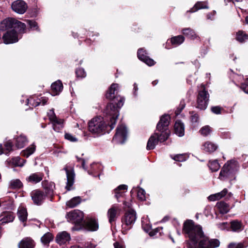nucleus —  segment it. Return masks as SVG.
<instances>
[{"instance_id": "obj_49", "label": "nucleus", "mask_w": 248, "mask_h": 248, "mask_svg": "<svg viewBox=\"0 0 248 248\" xmlns=\"http://www.w3.org/2000/svg\"><path fill=\"white\" fill-rule=\"evenodd\" d=\"M77 76L79 78H84L86 76V72L83 68H78L76 71Z\"/></svg>"}, {"instance_id": "obj_27", "label": "nucleus", "mask_w": 248, "mask_h": 248, "mask_svg": "<svg viewBox=\"0 0 248 248\" xmlns=\"http://www.w3.org/2000/svg\"><path fill=\"white\" fill-rule=\"evenodd\" d=\"M118 88V85L117 84H112L106 93V97L110 100L114 99L115 98V92L117 91Z\"/></svg>"}, {"instance_id": "obj_31", "label": "nucleus", "mask_w": 248, "mask_h": 248, "mask_svg": "<svg viewBox=\"0 0 248 248\" xmlns=\"http://www.w3.org/2000/svg\"><path fill=\"white\" fill-rule=\"evenodd\" d=\"M17 216L20 221L23 222L26 221L28 216L26 209L23 207H19L18 209Z\"/></svg>"}, {"instance_id": "obj_28", "label": "nucleus", "mask_w": 248, "mask_h": 248, "mask_svg": "<svg viewBox=\"0 0 248 248\" xmlns=\"http://www.w3.org/2000/svg\"><path fill=\"white\" fill-rule=\"evenodd\" d=\"M127 186L125 185H122L119 186L116 188L114 190V196L118 200L119 198L123 197L124 195V191L122 190H125L127 189ZM119 202V201H118Z\"/></svg>"}, {"instance_id": "obj_62", "label": "nucleus", "mask_w": 248, "mask_h": 248, "mask_svg": "<svg viewBox=\"0 0 248 248\" xmlns=\"http://www.w3.org/2000/svg\"><path fill=\"white\" fill-rule=\"evenodd\" d=\"M198 120V116L197 114H194L191 116V121L192 122L196 123Z\"/></svg>"}, {"instance_id": "obj_46", "label": "nucleus", "mask_w": 248, "mask_h": 248, "mask_svg": "<svg viewBox=\"0 0 248 248\" xmlns=\"http://www.w3.org/2000/svg\"><path fill=\"white\" fill-rule=\"evenodd\" d=\"M199 240H188L186 241V247L187 248H197L198 243H199Z\"/></svg>"}, {"instance_id": "obj_23", "label": "nucleus", "mask_w": 248, "mask_h": 248, "mask_svg": "<svg viewBox=\"0 0 248 248\" xmlns=\"http://www.w3.org/2000/svg\"><path fill=\"white\" fill-rule=\"evenodd\" d=\"M43 176L42 173H34L31 174L26 178V180L29 182L36 184L40 182L43 179Z\"/></svg>"}, {"instance_id": "obj_24", "label": "nucleus", "mask_w": 248, "mask_h": 248, "mask_svg": "<svg viewBox=\"0 0 248 248\" xmlns=\"http://www.w3.org/2000/svg\"><path fill=\"white\" fill-rule=\"evenodd\" d=\"M51 87V94L54 96L58 94L63 89L62 84L60 80H58L52 83Z\"/></svg>"}, {"instance_id": "obj_39", "label": "nucleus", "mask_w": 248, "mask_h": 248, "mask_svg": "<svg viewBox=\"0 0 248 248\" xmlns=\"http://www.w3.org/2000/svg\"><path fill=\"white\" fill-rule=\"evenodd\" d=\"M80 202L79 197H76L72 198L66 202V205L70 208H73L78 205Z\"/></svg>"}, {"instance_id": "obj_41", "label": "nucleus", "mask_w": 248, "mask_h": 248, "mask_svg": "<svg viewBox=\"0 0 248 248\" xmlns=\"http://www.w3.org/2000/svg\"><path fill=\"white\" fill-rule=\"evenodd\" d=\"M9 186L12 189L20 188L22 186V183L19 179L12 180L10 182Z\"/></svg>"}, {"instance_id": "obj_54", "label": "nucleus", "mask_w": 248, "mask_h": 248, "mask_svg": "<svg viewBox=\"0 0 248 248\" xmlns=\"http://www.w3.org/2000/svg\"><path fill=\"white\" fill-rule=\"evenodd\" d=\"M228 248H244V246L242 243H231L228 246Z\"/></svg>"}, {"instance_id": "obj_38", "label": "nucleus", "mask_w": 248, "mask_h": 248, "mask_svg": "<svg viewBox=\"0 0 248 248\" xmlns=\"http://www.w3.org/2000/svg\"><path fill=\"white\" fill-rule=\"evenodd\" d=\"M183 33L186 36L194 39L197 37L195 31L190 28H186L182 30Z\"/></svg>"}, {"instance_id": "obj_55", "label": "nucleus", "mask_w": 248, "mask_h": 248, "mask_svg": "<svg viewBox=\"0 0 248 248\" xmlns=\"http://www.w3.org/2000/svg\"><path fill=\"white\" fill-rule=\"evenodd\" d=\"M222 108L219 106H215L211 108V111L215 114H219L221 113Z\"/></svg>"}, {"instance_id": "obj_3", "label": "nucleus", "mask_w": 248, "mask_h": 248, "mask_svg": "<svg viewBox=\"0 0 248 248\" xmlns=\"http://www.w3.org/2000/svg\"><path fill=\"white\" fill-rule=\"evenodd\" d=\"M238 170V165L236 162L231 161L228 162L223 167L219 174V178H228L231 180L235 179V174Z\"/></svg>"}, {"instance_id": "obj_22", "label": "nucleus", "mask_w": 248, "mask_h": 248, "mask_svg": "<svg viewBox=\"0 0 248 248\" xmlns=\"http://www.w3.org/2000/svg\"><path fill=\"white\" fill-rule=\"evenodd\" d=\"M174 131L176 135L179 137H182L185 133V127L183 123L179 120L176 121L174 126Z\"/></svg>"}, {"instance_id": "obj_21", "label": "nucleus", "mask_w": 248, "mask_h": 248, "mask_svg": "<svg viewBox=\"0 0 248 248\" xmlns=\"http://www.w3.org/2000/svg\"><path fill=\"white\" fill-rule=\"evenodd\" d=\"M15 217L12 212H6L3 213L0 216V225L12 222L14 219Z\"/></svg>"}, {"instance_id": "obj_19", "label": "nucleus", "mask_w": 248, "mask_h": 248, "mask_svg": "<svg viewBox=\"0 0 248 248\" xmlns=\"http://www.w3.org/2000/svg\"><path fill=\"white\" fill-rule=\"evenodd\" d=\"M35 246L34 241L31 237H25L18 244V248H34Z\"/></svg>"}, {"instance_id": "obj_35", "label": "nucleus", "mask_w": 248, "mask_h": 248, "mask_svg": "<svg viewBox=\"0 0 248 248\" xmlns=\"http://www.w3.org/2000/svg\"><path fill=\"white\" fill-rule=\"evenodd\" d=\"M27 142L26 137L20 135L16 139V146L18 148H23Z\"/></svg>"}, {"instance_id": "obj_47", "label": "nucleus", "mask_w": 248, "mask_h": 248, "mask_svg": "<svg viewBox=\"0 0 248 248\" xmlns=\"http://www.w3.org/2000/svg\"><path fill=\"white\" fill-rule=\"evenodd\" d=\"M211 131L210 127L208 125L202 127L200 130L201 134L203 136H207L210 133Z\"/></svg>"}, {"instance_id": "obj_51", "label": "nucleus", "mask_w": 248, "mask_h": 248, "mask_svg": "<svg viewBox=\"0 0 248 248\" xmlns=\"http://www.w3.org/2000/svg\"><path fill=\"white\" fill-rule=\"evenodd\" d=\"M91 168H92V173H94L97 170H101V166L100 165H99L98 164L94 163L91 165ZM88 173L89 174H91V172L90 171H88Z\"/></svg>"}, {"instance_id": "obj_29", "label": "nucleus", "mask_w": 248, "mask_h": 248, "mask_svg": "<svg viewBox=\"0 0 248 248\" xmlns=\"http://www.w3.org/2000/svg\"><path fill=\"white\" fill-rule=\"evenodd\" d=\"M228 193V190L224 188L222 191L220 192L211 195L208 197V199L211 201L218 200L224 197Z\"/></svg>"}, {"instance_id": "obj_61", "label": "nucleus", "mask_w": 248, "mask_h": 248, "mask_svg": "<svg viewBox=\"0 0 248 248\" xmlns=\"http://www.w3.org/2000/svg\"><path fill=\"white\" fill-rule=\"evenodd\" d=\"M53 126L54 130L57 132H59L63 127V125H57L56 124H53Z\"/></svg>"}, {"instance_id": "obj_50", "label": "nucleus", "mask_w": 248, "mask_h": 248, "mask_svg": "<svg viewBox=\"0 0 248 248\" xmlns=\"http://www.w3.org/2000/svg\"><path fill=\"white\" fill-rule=\"evenodd\" d=\"M173 159L177 161L183 162L186 160V157L184 155L180 154L175 155Z\"/></svg>"}, {"instance_id": "obj_52", "label": "nucleus", "mask_w": 248, "mask_h": 248, "mask_svg": "<svg viewBox=\"0 0 248 248\" xmlns=\"http://www.w3.org/2000/svg\"><path fill=\"white\" fill-rule=\"evenodd\" d=\"M27 22L31 29L36 30L38 29L37 24L35 21L29 20L27 21Z\"/></svg>"}, {"instance_id": "obj_43", "label": "nucleus", "mask_w": 248, "mask_h": 248, "mask_svg": "<svg viewBox=\"0 0 248 248\" xmlns=\"http://www.w3.org/2000/svg\"><path fill=\"white\" fill-rule=\"evenodd\" d=\"M35 150V146L33 144L29 147L26 150L23 151L21 152L22 155L27 157H29L32 154Z\"/></svg>"}, {"instance_id": "obj_59", "label": "nucleus", "mask_w": 248, "mask_h": 248, "mask_svg": "<svg viewBox=\"0 0 248 248\" xmlns=\"http://www.w3.org/2000/svg\"><path fill=\"white\" fill-rule=\"evenodd\" d=\"M185 103L184 102H181L180 104V108H177V110H176V115H177L178 113H180V112L185 108Z\"/></svg>"}, {"instance_id": "obj_45", "label": "nucleus", "mask_w": 248, "mask_h": 248, "mask_svg": "<svg viewBox=\"0 0 248 248\" xmlns=\"http://www.w3.org/2000/svg\"><path fill=\"white\" fill-rule=\"evenodd\" d=\"M209 167L212 171H217L219 170L220 165L217 160H214L209 162Z\"/></svg>"}, {"instance_id": "obj_60", "label": "nucleus", "mask_w": 248, "mask_h": 248, "mask_svg": "<svg viewBox=\"0 0 248 248\" xmlns=\"http://www.w3.org/2000/svg\"><path fill=\"white\" fill-rule=\"evenodd\" d=\"M241 89L246 93L248 94V85L246 83H242L241 85Z\"/></svg>"}, {"instance_id": "obj_40", "label": "nucleus", "mask_w": 248, "mask_h": 248, "mask_svg": "<svg viewBox=\"0 0 248 248\" xmlns=\"http://www.w3.org/2000/svg\"><path fill=\"white\" fill-rule=\"evenodd\" d=\"M236 39L238 41L243 43L248 40V35L243 31H239L237 33Z\"/></svg>"}, {"instance_id": "obj_4", "label": "nucleus", "mask_w": 248, "mask_h": 248, "mask_svg": "<svg viewBox=\"0 0 248 248\" xmlns=\"http://www.w3.org/2000/svg\"><path fill=\"white\" fill-rule=\"evenodd\" d=\"M10 28L16 29L18 32L23 33L26 30V25L12 18H6L1 22L0 30L5 31Z\"/></svg>"}, {"instance_id": "obj_44", "label": "nucleus", "mask_w": 248, "mask_h": 248, "mask_svg": "<svg viewBox=\"0 0 248 248\" xmlns=\"http://www.w3.org/2000/svg\"><path fill=\"white\" fill-rule=\"evenodd\" d=\"M50 112L53 114L52 116H50V120L52 122L53 124H56L57 125H63V121L62 119H58L54 112L53 110H50Z\"/></svg>"}, {"instance_id": "obj_14", "label": "nucleus", "mask_w": 248, "mask_h": 248, "mask_svg": "<svg viewBox=\"0 0 248 248\" xmlns=\"http://www.w3.org/2000/svg\"><path fill=\"white\" fill-rule=\"evenodd\" d=\"M16 29L7 31L2 36V39L5 44L16 43L18 40V36Z\"/></svg>"}, {"instance_id": "obj_58", "label": "nucleus", "mask_w": 248, "mask_h": 248, "mask_svg": "<svg viewBox=\"0 0 248 248\" xmlns=\"http://www.w3.org/2000/svg\"><path fill=\"white\" fill-rule=\"evenodd\" d=\"M20 158L19 157H16L13 160V163L17 166H21L22 165L20 163Z\"/></svg>"}, {"instance_id": "obj_18", "label": "nucleus", "mask_w": 248, "mask_h": 248, "mask_svg": "<svg viewBox=\"0 0 248 248\" xmlns=\"http://www.w3.org/2000/svg\"><path fill=\"white\" fill-rule=\"evenodd\" d=\"M147 53L143 48H140L138 50L137 55L138 58L141 61L145 62L149 66H153L155 64V61L150 58L147 55Z\"/></svg>"}, {"instance_id": "obj_26", "label": "nucleus", "mask_w": 248, "mask_h": 248, "mask_svg": "<svg viewBox=\"0 0 248 248\" xmlns=\"http://www.w3.org/2000/svg\"><path fill=\"white\" fill-rule=\"evenodd\" d=\"M231 228L232 231L236 232H240L244 229L242 222L238 220H233L230 222Z\"/></svg>"}, {"instance_id": "obj_37", "label": "nucleus", "mask_w": 248, "mask_h": 248, "mask_svg": "<svg viewBox=\"0 0 248 248\" xmlns=\"http://www.w3.org/2000/svg\"><path fill=\"white\" fill-rule=\"evenodd\" d=\"M185 38L182 35H178L172 37L170 39L171 44L176 46L181 45L184 42Z\"/></svg>"}, {"instance_id": "obj_34", "label": "nucleus", "mask_w": 248, "mask_h": 248, "mask_svg": "<svg viewBox=\"0 0 248 248\" xmlns=\"http://www.w3.org/2000/svg\"><path fill=\"white\" fill-rule=\"evenodd\" d=\"M216 206L219 209L221 214H226L229 210V206L223 202H220L217 203Z\"/></svg>"}, {"instance_id": "obj_7", "label": "nucleus", "mask_w": 248, "mask_h": 248, "mask_svg": "<svg viewBox=\"0 0 248 248\" xmlns=\"http://www.w3.org/2000/svg\"><path fill=\"white\" fill-rule=\"evenodd\" d=\"M209 93L203 84H202L198 91L197 98V108L204 110L206 108L209 102Z\"/></svg>"}, {"instance_id": "obj_36", "label": "nucleus", "mask_w": 248, "mask_h": 248, "mask_svg": "<svg viewBox=\"0 0 248 248\" xmlns=\"http://www.w3.org/2000/svg\"><path fill=\"white\" fill-rule=\"evenodd\" d=\"M208 8V6L205 2H197L194 6L191 8L188 12L193 13L201 9Z\"/></svg>"}, {"instance_id": "obj_6", "label": "nucleus", "mask_w": 248, "mask_h": 248, "mask_svg": "<svg viewBox=\"0 0 248 248\" xmlns=\"http://www.w3.org/2000/svg\"><path fill=\"white\" fill-rule=\"evenodd\" d=\"M106 124L102 117H96L92 119L88 124V129L93 134H100L105 132Z\"/></svg>"}, {"instance_id": "obj_63", "label": "nucleus", "mask_w": 248, "mask_h": 248, "mask_svg": "<svg viewBox=\"0 0 248 248\" xmlns=\"http://www.w3.org/2000/svg\"><path fill=\"white\" fill-rule=\"evenodd\" d=\"M77 159H78V161H81L82 167L84 169H85V160L84 159H83V158H79L78 157H77Z\"/></svg>"}, {"instance_id": "obj_56", "label": "nucleus", "mask_w": 248, "mask_h": 248, "mask_svg": "<svg viewBox=\"0 0 248 248\" xmlns=\"http://www.w3.org/2000/svg\"><path fill=\"white\" fill-rule=\"evenodd\" d=\"M217 226L219 229L223 230L227 229L229 228V224L227 222H222L217 224Z\"/></svg>"}, {"instance_id": "obj_57", "label": "nucleus", "mask_w": 248, "mask_h": 248, "mask_svg": "<svg viewBox=\"0 0 248 248\" xmlns=\"http://www.w3.org/2000/svg\"><path fill=\"white\" fill-rule=\"evenodd\" d=\"M124 99L123 97H120L118 100V102L116 103V106L118 108H121L124 105Z\"/></svg>"}, {"instance_id": "obj_1", "label": "nucleus", "mask_w": 248, "mask_h": 248, "mask_svg": "<svg viewBox=\"0 0 248 248\" xmlns=\"http://www.w3.org/2000/svg\"><path fill=\"white\" fill-rule=\"evenodd\" d=\"M42 184L45 192L39 189H35L32 191L30 194L33 203L37 205L42 204L46 197L49 198L50 201H52L54 195V183L43 181Z\"/></svg>"}, {"instance_id": "obj_11", "label": "nucleus", "mask_w": 248, "mask_h": 248, "mask_svg": "<svg viewBox=\"0 0 248 248\" xmlns=\"http://www.w3.org/2000/svg\"><path fill=\"white\" fill-rule=\"evenodd\" d=\"M66 217L69 222L76 224H80L83 220V213L78 210H74L66 215Z\"/></svg>"}, {"instance_id": "obj_13", "label": "nucleus", "mask_w": 248, "mask_h": 248, "mask_svg": "<svg viewBox=\"0 0 248 248\" xmlns=\"http://www.w3.org/2000/svg\"><path fill=\"white\" fill-rule=\"evenodd\" d=\"M127 133L126 127L124 124L119 125L117 128L116 133L113 138V140H116L122 143H124L126 140Z\"/></svg>"}, {"instance_id": "obj_10", "label": "nucleus", "mask_w": 248, "mask_h": 248, "mask_svg": "<svg viewBox=\"0 0 248 248\" xmlns=\"http://www.w3.org/2000/svg\"><path fill=\"white\" fill-rule=\"evenodd\" d=\"M115 104L113 103H109L106 107V112L108 115L111 116V124L109 125L111 129L114 128L116 120L118 117V109Z\"/></svg>"}, {"instance_id": "obj_42", "label": "nucleus", "mask_w": 248, "mask_h": 248, "mask_svg": "<svg viewBox=\"0 0 248 248\" xmlns=\"http://www.w3.org/2000/svg\"><path fill=\"white\" fill-rule=\"evenodd\" d=\"M53 239V236L50 232L45 233L41 238V242L44 245L48 244Z\"/></svg>"}, {"instance_id": "obj_17", "label": "nucleus", "mask_w": 248, "mask_h": 248, "mask_svg": "<svg viewBox=\"0 0 248 248\" xmlns=\"http://www.w3.org/2000/svg\"><path fill=\"white\" fill-rule=\"evenodd\" d=\"M121 209L116 205H113L108 210L107 216L108 218L109 222L112 224L115 222L116 218L120 214Z\"/></svg>"}, {"instance_id": "obj_12", "label": "nucleus", "mask_w": 248, "mask_h": 248, "mask_svg": "<svg viewBox=\"0 0 248 248\" xmlns=\"http://www.w3.org/2000/svg\"><path fill=\"white\" fill-rule=\"evenodd\" d=\"M220 242L218 239H209L204 234L199 243V248H216L219 246Z\"/></svg>"}, {"instance_id": "obj_15", "label": "nucleus", "mask_w": 248, "mask_h": 248, "mask_svg": "<svg viewBox=\"0 0 248 248\" xmlns=\"http://www.w3.org/2000/svg\"><path fill=\"white\" fill-rule=\"evenodd\" d=\"M63 169L66 172L67 177L65 188L67 190L69 191L72 189V186L74 183L75 175L74 169L72 168H69L67 166H65Z\"/></svg>"}, {"instance_id": "obj_5", "label": "nucleus", "mask_w": 248, "mask_h": 248, "mask_svg": "<svg viewBox=\"0 0 248 248\" xmlns=\"http://www.w3.org/2000/svg\"><path fill=\"white\" fill-rule=\"evenodd\" d=\"M136 219L137 216L135 210L130 209L125 212L122 218V227L123 233H126V231L132 227Z\"/></svg>"}, {"instance_id": "obj_25", "label": "nucleus", "mask_w": 248, "mask_h": 248, "mask_svg": "<svg viewBox=\"0 0 248 248\" xmlns=\"http://www.w3.org/2000/svg\"><path fill=\"white\" fill-rule=\"evenodd\" d=\"M13 143L10 141H7L5 142L4 146L0 144V155H8L12 151Z\"/></svg>"}, {"instance_id": "obj_9", "label": "nucleus", "mask_w": 248, "mask_h": 248, "mask_svg": "<svg viewBox=\"0 0 248 248\" xmlns=\"http://www.w3.org/2000/svg\"><path fill=\"white\" fill-rule=\"evenodd\" d=\"M170 116L167 114L162 115L156 125V131L162 134H166L167 137L170 135V130L168 126L170 124Z\"/></svg>"}, {"instance_id": "obj_30", "label": "nucleus", "mask_w": 248, "mask_h": 248, "mask_svg": "<svg viewBox=\"0 0 248 248\" xmlns=\"http://www.w3.org/2000/svg\"><path fill=\"white\" fill-rule=\"evenodd\" d=\"M88 229L92 231H96L98 228V225L96 221L92 218L88 219L85 222Z\"/></svg>"}, {"instance_id": "obj_33", "label": "nucleus", "mask_w": 248, "mask_h": 248, "mask_svg": "<svg viewBox=\"0 0 248 248\" xmlns=\"http://www.w3.org/2000/svg\"><path fill=\"white\" fill-rule=\"evenodd\" d=\"M41 100L39 99L38 101H35L31 97L30 99H27V103L32 104V106L34 107L38 106L41 103H42L43 105H46L47 101V98L46 97H41Z\"/></svg>"}, {"instance_id": "obj_20", "label": "nucleus", "mask_w": 248, "mask_h": 248, "mask_svg": "<svg viewBox=\"0 0 248 248\" xmlns=\"http://www.w3.org/2000/svg\"><path fill=\"white\" fill-rule=\"evenodd\" d=\"M70 239L69 233L65 231L58 233L56 238L57 242L60 245L68 242Z\"/></svg>"}, {"instance_id": "obj_53", "label": "nucleus", "mask_w": 248, "mask_h": 248, "mask_svg": "<svg viewBox=\"0 0 248 248\" xmlns=\"http://www.w3.org/2000/svg\"><path fill=\"white\" fill-rule=\"evenodd\" d=\"M64 137L66 140L74 142L77 141V138L69 133H66L64 135Z\"/></svg>"}, {"instance_id": "obj_32", "label": "nucleus", "mask_w": 248, "mask_h": 248, "mask_svg": "<svg viewBox=\"0 0 248 248\" xmlns=\"http://www.w3.org/2000/svg\"><path fill=\"white\" fill-rule=\"evenodd\" d=\"M203 150L207 152L212 153L215 151L217 148V146L210 141H207L204 143L203 145Z\"/></svg>"}, {"instance_id": "obj_16", "label": "nucleus", "mask_w": 248, "mask_h": 248, "mask_svg": "<svg viewBox=\"0 0 248 248\" xmlns=\"http://www.w3.org/2000/svg\"><path fill=\"white\" fill-rule=\"evenodd\" d=\"M11 7L15 12L22 14L26 12L27 9V5L24 1L17 0L12 3Z\"/></svg>"}, {"instance_id": "obj_2", "label": "nucleus", "mask_w": 248, "mask_h": 248, "mask_svg": "<svg viewBox=\"0 0 248 248\" xmlns=\"http://www.w3.org/2000/svg\"><path fill=\"white\" fill-rule=\"evenodd\" d=\"M183 233L190 240H199L204 236V232L202 226L196 224L190 219L185 221L183 226Z\"/></svg>"}, {"instance_id": "obj_64", "label": "nucleus", "mask_w": 248, "mask_h": 248, "mask_svg": "<svg viewBox=\"0 0 248 248\" xmlns=\"http://www.w3.org/2000/svg\"><path fill=\"white\" fill-rule=\"evenodd\" d=\"M124 204L125 206V207H127L128 208L129 210L131 208V204L130 202H124Z\"/></svg>"}, {"instance_id": "obj_48", "label": "nucleus", "mask_w": 248, "mask_h": 248, "mask_svg": "<svg viewBox=\"0 0 248 248\" xmlns=\"http://www.w3.org/2000/svg\"><path fill=\"white\" fill-rule=\"evenodd\" d=\"M138 198L141 201L145 200V192L143 189H140L137 192Z\"/></svg>"}, {"instance_id": "obj_8", "label": "nucleus", "mask_w": 248, "mask_h": 248, "mask_svg": "<svg viewBox=\"0 0 248 248\" xmlns=\"http://www.w3.org/2000/svg\"><path fill=\"white\" fill-rule=\"evenodd\" d=\"M168 137L166 134H162L160 132H155L149 139L146 149L148 150L154 149L158 141L164 142L167 140Z\"/></svg>"}]
</instances>
